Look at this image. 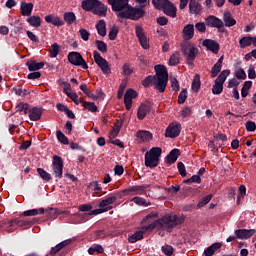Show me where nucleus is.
<instances>
[{"mask_svg":"<svg viewBox=\"0 0 256 256\" xmlns=\"http://www.w3.org/2000/svg\"><path fill=\"white\" fill-rule=\"evenodd\" d=\"M154 69L156 71V75L147 76L142 81V85L143 87H151V85H154L155 89L159 91V93H165V89H167V83L169 81L167 67H165V65L158 64Z\"/></svg>","mask_w":256,"mask_h":256,"instance_id":"f257e3e1","label":"nucleus"},{"mask_svg":"<svg viewBox=\"0 0 256 256\" xmlns=\"http://www.w3.org/2000/svg\"><path fill=\"white\" fill-rule=\"evenodd\" d=\"M181 223H183V217L173 214H165L156 221L142 227V229L144 231H153V229H159L160 231L171 233V231H173L177 225H181Z\"/></svg>","mask_w":256,"mask_h":256,"instance_id":"f03ea898","label":"nucleus"},{"mask_svg":"<svg viewBox=\"0 0 256 256\" xmlns=\"http://www.w3.org/2000/svg\"><path fill=\"white\" fill-rule=\"evenodd\" d=\"M161 153H163V149H161V147H152L145 154V165L150 169H155V167L159 165Z\"/></svg>","mask_w":256,"mask_h":256,"instance_id":"7ed1b4c3","label":"nucleus"},{"mask_svg":"<svg viewBox=\"0 0 256 256\" xmlns=\"http://www.w3.org/2000/svg\"><path fill=\"white\" fill-rule=\"evenodd\" d=\"M145 15L143 8H133L128 6L125 10L118 13V17L121 19H131L132 21H137Z\"/></svg>","mask_w":256,"mask_h":256,"instance_id":"20e7f679","label":"nucleus"},{"mask_svg":"<svg viewBox=\"0 0 256 256\" xmlns=\"http://www.w3.org/2000/svg\"><path fill=\"white\" fill-rule=\"evenodd\" d=\"M229 75H231V70L229 69L223 70L218 75L212 86L213 95H221V93H223V85L225 84V81H227V77H229Z\"/></svg>","mask_w":256,"mask_h":256,"instance_id":"39448f33","label":"nucleus"},{"mask_svg":"<svg viewBox=\"0 0 256 256\" xmlns=\"http://www.w3.org/2000/svg\"><path fill=\"white\" fill-rule=\"evenodd\" d=\"M45 211L48 213V216L51 217L52 219L57 218V209L55 208H39V209H31V210H26L22 213L24 217H35L37 215H45Z\"/></svg>","mask_w":256,"mask_h":256,"instance_id":"423d86ee","label":"nucleus"},{"mask_svg":"<svg viewBox=\"0 0 256 256\" xmlns=\"http://www.w3.org/2000/svg\"><path fill=\"white\" fill-rule=\"evenodd\" d=\"M182 51L184 56L186 57V61L191 65L197 55L199 54V49L195 47V45L188 43L182 47Z\"/></svg>","mask_w":256,"mask_h":256,"instance_id":"0eeeda50","label":"nucleus"},{"mask_svg":"<svg viewBox=\"0 0 256 256\" xmlns=\"http://www.w3.org/2000/svg\"><path fill=\"white\" fill-rule=\"evenodd\" d=\"M93 55L94 61L96 65H98V67L101 69L102 73L104 75H111V66H109V62H107L105 58H102L101 54H99L97 51H94Z\"/></svg>","mask_w":256,"mask_h":256,"instance_id":"6e6552de","label":"nucleus"},{"mask_svg":"<svg viewBox=\"0 0 256 256\" xmlns=\"http://www.w3.org/2000/svg\"><path fill=\"white\" fill-rule=\"evenodd\" d=\"M52 171L56 179H62L63 177V159L61 156L54 155L52 160Z\"/></svg>","mask_w":256,"mask_h":256,"instance_id":"1a4fd4ad","label":"nucleus"},{"mask_svg":"<svg viewBox=\"0 0 256 256\" xmlns=\"http://www.w3.org/2000/svg\"><path fill=\"white\" fill-rule=\"evenodd\" d=\"M68 61L71 65H75L76 67H82V69H89L87 62L83 59V56L79 52H70L68 54Z\"/></svg>","mask_w":256,"mask_h":256,"instance_id":"9d476101","label":"nucleus"},{"mask_svg":"<svg viewBox=\"0 0 256 256\" xmlns=\"http://www.w3.org/2000/svg\"><path fill=\"white\" fill-rule=\"evenodd\" d=\"M116 201L117 193L111 194L99 203V207H101L102 211L107 213V211H111V209H113V206L111 205H113V203H116Z\"/></svg>","mask_w":256,"mask_h":256,"instance_id":"9b49d317","label":"nucleus"},{"mask_svg":"<svg viewBox=\"0 0 256 256\" xmlns=\"http://www.w3.org/2000/svg\"><path fill=\"white\" fill-rule=\"evenodd\" d=\"M135 33L136 37L138 38V41L143 49H149V40L147 39V36L145 35V31L143 30V27L137 25L135 27Z\"/></svg>","mask_w":256,"mask_h":256,"instance_id":"f8f14e48","label":"nucleus"},{"mask_svg":"<svg viewBox=\"0 0 256 256\" xmlns=\"http://www.w3.org/2000/svg\"><path fill=\"white\" fill-rule=\"evenodd\" d=\"M27 225H29V222L15 218L8 221V223L6 224V227L8 228L6 229V231L8 233H13V231H15V229H17L18 227H27Z\"/></svg>","mask_w":256,"mask_h":256,"instance_id":"ddd939ff","label":"nucleus"},{"mask_svg":"<svg viewBox=\"0 0 256 256\" xmlns=\"http://www.w3.org/2000/svg\"><path fill=\"white\" fill-rule=\"evenodd\" d=\"M181 133V124L174 122L170 124L165 132L166 137H170V139H175V137H179Z\"/></svg>","mask_w":256,"mask_h":256,"instance_id":"4468645a","label":"nucleus"},{"mask_svg":"<svg viewBox=\"0 0 256 256\" xmlns=\"http://www.w3.org/2000/svg\"><path fill=\"white\" fill-rule=\"evenodd\" d=\"M107 3L111 5L112 11H120V13L129 7V0H107Z\"/></svg>","mask_w":256,"mask_h":256,"instance_id":"2eb2a0df","label":"nucleus"},{"mask_svg":"<svg viewBox=\"0 0 256 256\" xmlns=\"http://www.w3.org/2000/svg\"><path fill=\"white\" fill-rule=\"evenodd\" d=\"M91 13H93V15H98V17H107V5L100 0H96V4Z\"/></svg>","mask_w":256,"mask_h":256,"instance_id":"dca6fc26","label":"nucleus"},{"mask_svg":"<svg viewBox=\"0 0 256 256\" xmlns=\"http://www.w3.org/2000/svg\"><path fill=\"white\" fill-rule=\"evenodd\" d=\"M137 97V91L133 89H129L124 94V104L127 109V111L131 110V107L133 105V99H136Z\"/></svg>","mask_w":256,"mask_h":256,"instance_id":"f3484780","label":"nucleus"},{"mask_svg":"<svg viewBox=\"0 0 256 256\" xmlns=\"http://www.w3.org/2000/svg\"><path fill=\"white\" fill-rule=\"evenodd\" d=\"M256 230L255 229H238L235 230L234 234L236 235L237 239H241V240H247V239H251V237H253V235H255Z\"/></svg>","mask_w":256,"mask_h":256,"instance_id":"a211bd4d","label":"nucleus"},{"mask_svg":"<svg viewBox=\"0 0 256 256\" xmlns=\"http://www.w3.org/2000/svg\"><path fill=\"white\" fill-rule=\"evenodd\" d=\"M205 24L207 25V27H213L214 29H221L223 28V20L211 15L208 16L205 19Z\"/></svg>","mask_w":256,"mask_h":256,"instance_id":"6ab92c4d","label":"nucleus"},{"mask_svg":"<svg viewBox=\"0 0 256 256\" xmlns=\"http://www.w3.org/2000/svg\"><path fill=\"white\" fill-rule=\"evenodd\" d=\"M182 36L185 41H191L195 37V26L193 24H187L182 30Z\"/></svg>","mask_w":256,"mask_h":256,"instance_id":"aec40b11","label":"nucleus"},{"mask_svg":"<svg viewBox=\"0 0 256 256\" xmlns=\"http://www.w3.org/2000/svg\"><path fill=\"white\" fill-rule=\"evenodd\" d=\"M203 47H206L208 51H211L215 55L219 53V44L215 40L205 39L202 42Z\"/></svg>","mask_w":256,"mask_h":256,"instance_id":"412c9836","label":"nucleus"},{"mask_svg":"<svg viewBox=\"0 0 256 256\" xmlns=\"http://www.w3.org/2000/svg\"><path fill=\"white\" fill-rule=\"evenodd\" d=\"M33 3L31 2H25V1H22L20 3V11H21V15L23 17H31V13H33Z\"/></svg>","mask_w":256,"mask_h":256,"instance_id":"4be33fe9","label":"nucleus"},{"mask_svg":"<svg viewBox=\"0 0 256 256\" xmlns=\"http://www.w3.org/2000/svg\"><path fill=\"white\" fill-rule=\"evenodd\" d=\"M44 19L46 23H51L54 27H63V25H65V21H63L59 16H53L50 14L46 15Z\"/></svg>","mask_w":256,"mask_h":256,"instance_id":"5701e85b","label":"nucleus"},{"mask_svg":"<svg viewBox=\"0 0 256 256\" xmlns=\"http://www.w3.org/2000/svg\"><path fill=\"white\" fill-rule=\"evenodd\" d=\"M43 115V109L39 107H33L28 111V117L30 121H39Z\"/></svg>","mask_w":256,"mask_h":256,"instance_id":"b1692460","label":"nucleus"},{"mask_svg":"<svg viewBox=\"0 0 256 256\" xmlns=\"http://www.w3.org/2000/svg\"><path fill=\"white\" fill-rule=\"evenodd\" d=\"M162 11L168 17H172V19L177 17V7H175V5H173L171 2H169L166 7L162 8Z\"/></svg>","mask_w":256,"mask_h":256,"instance_id":"393cba45","label":"nucleus"},{"mask_svg":"<svg viewBox=\"0 0 256 256\" xmlns=\"http://www.w3.org/2000/svg\"><path fill=\"white\" fill-rule=\"evenodd\" d=\"M136 137H138L142 143H149V141L153 139V134L147 130H139L136 133Z\"/></svg>","mask_w":256,"mask_h":256,"instance_id":"a878e982","label":"nucleus"},{"mask_svg":"<svg viewBox=\"0 0 256 256\" xmlns=\"http://www.w3.org/2000/svg\"><path fill=\"white\" fill-rule=\"evenodd\" d=\"M223 67V56H221L218 61L211 68V77L215 78L221 73V68Z\"/></svg>","mask_w":256,"mask_h":256,"instance_id":"bb28decb","label":"nucleus"},{"mask_svg":"<svg viewBox=\"0 0 256 256\" xmlns=\"http://www.w3.org/2000/svg\"><path fill=\"white\" fill-rule=\"evenodd\" d=\"M145 189H147V186L139 185V186H132L126 191L127 193H130V195H145Z\"/></svg>","mask_w":256,"mask_h":256,"instance_id":"cd10ccee","label":"nucleus"},{"mask_svg":"<svg viewBox=\"0 0 256 256\" xmlns=\"http://www.w3.org/2000/svg\"><path fill=\"white\" fill-rule=\"evenodd\" d=\"M189 11L191 15H199L201 13V4L197 0H190Z\"/></svg>","mask_w":256,"mask_h":256,"instance_id":"c85d7f7f","label":"nucleus"},{"mask_svg":"<svg viewBox=\"0 0 256 256\" xmlns=\"http://www.w3.org/2000/svg\"><path fill=\"white\" fill-rule=\"evenodd\" d=\"M121 127H123V123L119 120H117L111 131L109 132V139H115V137H117V135H119V132L121 131Z\"/></svg>","mask_w":256,"mask_h":256,"instance_id":"c756f323","label":"nucleus"},{"mask_svg":"<svg viewBox=\"0 0 256 256\" xmlns=\"http://www.w3.org/2000/svg\"><path fill=\"white\" fill-rule=\"evenodd\" d=\"M26 66L29 71H39V69H43V67H45V63L30 60L26 63Z\"/></svg>","mask_w":256,"mask_h":256,"instance_id":"7c9ffc66","label":"nucleus"},{"mask_svg":"<svg viewBox=\"0 0 256 256\" xmlns=\"http://www.w3.org/2000/svg\"><path fill=\"white\" fill-rule=\"evenodd\" d=\"M179 149H173L167 156H166V163H168L169 165H173V163H175V161H177V159H179Z\"/></svg>","mask_w":256,"mask_h":256,"instance_id":"2f4dec72","label":"nucleus"},{"mask_svg":"<svg viewBox=\"0 0 256 256\" xmlns=\"http://www.w3.org/2000/svg\"><path fill=\"white\" fill-rule=\"evenodd\" d=\"M222 247V244L219 242L213 243L211 246L206 248L204 250V255L205 256H213L215 255L216 251H219V249Z\"/></svg>","mask_w":256,"mask_h":256,"instance_id":"473e14b6","label":"nucleus"},{"mask_svg":"<svg viewBox=\"0 0 256 256\" xmlns=\"http://www.w3.org/2000/svg\"><path fill=\"white\" fill-rule=\"evenodd\" d=\"M96 29L100 37H105V35H107V24L105 23V20H99L96 24Z\"/></svg>","mask_w":256,"mask_h":256,"instance_id":"72a5a7b5","label":"nucleus"},{"mask_svg":"<svg viewBox=\"0 0 256 256\" xmlns=\"http://www.w3.org/2000/svg\"><path fill=\"white\" fill-rule=\"evenodd\" d=\"M147 113H149V104H141L137 112L138 119L143 121V118L147 117Z\"/></svg>","mask_w":256,"mask_h":256,"instance_id":"f704fd0d","label":"nucleus"},{"mask_svg":"<svg viewBox=\"0 0 256 256\" xmlns=\"http://www.w3.org/2000/svg\"><path fill=\"white\" fill-rule=\"evenodd\" d=\"M63 19L64 23H67V25H73L75 21H77V16H75V13L73 12H65L63 14Z\"/></svg>","mask_w":256,"mask_h":256,"instance_id":"c9c22d12","label":"nucleus"},{"mask_svg":"<svg viewBox=\"0 0 256 256\" xmlns=\"http://www.w3.org/2000/svg\"><path fill=\"white\" fill-rule=\"evenodd\" d=\"M97 0H82L81 7L84 11H93Z\"/></svg>","mask_w":256,"mask_h":256,"instance_id":"e433bc0d","label":"nucleus"},{"mask_svg":"<svg viewBox=\"0 0 256 256\" xmlns=\"http://www.w3.org/2000/svg\"><path fill=\"white\" fill-rule=\"evenodd\" d=\"M191 89L195 93H197L199 91V89H201V76H199V74H195L193 81H192Z\"/></svg>","mask_w":256,"mask_h":256,"instance_id":"4c0bfd02","label":"nucleus"},{"mask_svg":"<svg viewBox=\"0 0 256 256\" xmlns=\"http://www.w3.org/2000/svg\"><path fill=\"white\" fill-rule=\"evenodd\" d=\"M69 245V240H64L57 244L55 247L51 248L50 255H56V253H59L63 247H67Z\"/></svg>","mask_w":256,"mask_h":256,"instance_id":"58836bf2","label":"nucleus"},{"mask_svg":"<svg viewBox=\"0 0 256 256\" xmlns=\"http://www.w3.org/2000/svg\"><path fill=\"white\" fill-rule=\"evenodd\" d=\"M143 230L136 231L134 234L128 237L129 243H137L143 239Z\"/></svg>","mask_w":256,"mask_h":256,"instance_id":"ea45409f","label":"nucleus"},{"mask_svg":"<svg viewBox=\"0 0 256 256\" xmlns=\"http://www.w3.org/2000/svg\"><path fill=\"white\" fill-rule=\"evenodd\" d=\"M27 23H29L31 27H41V17L30 16L27 18Z\"/></svg>","mask_w":256,"mask_h":256,"instance_id":"a19ab883","label":"nucleus"},{"mask_svg":"<svg viewBox=\"0 0 256 256\" xmlns=\"http://www.w3.org/2000/svg\"><path fill=\"white\" fill-rule=\"evenodd\" d=\"M82 106L87 111H90V113H97V105H95L94 102L83 101Z\"/></svg>","mask_w":256,"mask_h":256,"instance_id":"79ce46f5","label":"nucleus"},{"mask_svg":"<svg viewBox=\"0 0 256 256\" xmlns=\"http://www.w3.org/2000/svg\"><path fill=\"white\" fill-rule=\"evenodd\" d=\"M88 187L90 189H92V191H93V193H95V195H99V193H101V191L103 190V188L101 187V185H99V182H97V181L90 182Z\"/></svg>","mask_w":256,"mask_h":256,"instance_id":"37998d69","label":"nucleus"},{"mask_svg":"<svg viewBox=\"0 0 256 256\" xmlns=\"http://www.w3.org/2000/svg\"><path fill=\"white\" fill-rule=\"evenodd\" d=\"M169 2V0H152L154 7L159 11L163 10Z\"/></svg>","mask_w":256,"mask_h":256,"instance_id":"c03bdc74","label":"nucleus"},{"mask_svg":"<svg viewBox=\"0 0 256 256\" xmlns=\"http://www.w3.org/2000/svg\"><path fill=\"white\" fill-rule=\"evenodd\" d=\"M105 250L103 249V246H101L100 244H95L92 247H90L88 249V253L89 255H95V253H103Z\"/></svg>","mask_w":256,"mask_h":256,"instance_id":"a18cd8bd","label":"nucleus"},{"mask_svg":"<svg viewBox=\"0 0 256 256\" xmlns=\"http://www.w3.org/2000/svg\"><path fill=\"white\" fill-rule=\"evenodd\" d=\"M239 45L241 49L246 47H251V36H244L239 40Z\"/></svg>","mask_w":256,"mask_h":256,"instance_id":"49530a36","label":"nucleus"},{"mask_svg":"<svg viewBox=\"0 0 256 256\" xmlns=\"http://www.w3.org/2000/svg\"><path fill=\"white\" fill-rule=\"evenodd\" d=\"M56 137L58 141L63 145H69V139L67 138V136H65V134H63V132H61V130L56 131Z\"/></svg>","mask_w":256,"mask_h":256,"instance_id":"de8ad7c7","label":"nucleus"},{"mask_svg":"<svg viewBox=\"0 0 256 256\" xmlns=\"http://www.w3.org/2000/svg\"><path fill=\"white\" fill-rule=\"evenodd\" d=\"M236 23H237V21L235 19H233V17H231V15H229V14L224 15L225 27H233L234 25H236Z\"/></svg>","mask_w":256,"mask_h":256,"instance_id":"09e8293b","label":"nucleus"},{"mask_svg":"<svg viewBox=\"0 0 256 256\" xmlns=\"http://www.w3.org/2000/svg\"><path fill=\"white\" fill-rule=\"evenodd\" d=\"M37 173L41 177V179H43V181H51V174L45 171V169L38 168Z\"/></svg>","mask_w":256,"mask_h":256,"instance_id":"8fccbe9b","label":"nucleus"},{"mask_svg":"<svg viewBox=\"0 0 256 256\" xmlns=\"http://www.w3.org/2000/svg\"><path fill=\"white\" fill-rule=\"evenodd\" d=\"M179 52H175L174 54H172L170 56L168 65H170L171 67H174V65H179Z\"/></svg>","mask_w":256,"mask_h":256,"instance_id":"3c124183","label":"nucleus"},{"mask_svg":"<svg viewBox=\"0 0 256 256\" xmlns=\"http://www.w3.org/2000/svg\"><path fill=\"white\" fill-rule=\"evenodd\" d=\"M59 51H60L59 44H57V43L52 44L49 49L50 55L53 59H55V57H57V55H59Z\"/></svg>","mask_w":256,"mask_h":256,"instance_id":"603ef678","label":"nucleus"},{"mask_svg":"<svg viewBox=\"0 0 256 256\" xmlns=\"http://www.w3.org/2000/svg\"><path fill=\"white\" fill-rule=\"evenodd\" d=\"M133 203H135L136 205H140L142 207H149V203H147V200H145L144 198L141 197H134L131 200Z\"/></svg>","mask_w":256,"mask_h":256,"instance_id":"864d4df0","label":"nucleus"},{"mask_svg":"<svg viewBox=\"0 0 256 256\" xmlns=\"http://www.w3.org/2000/svg\"><path fill=\"white\" fill-rule=\"evenodd\" d=\"M16 110L19 111V113H23L24 115H27V112L29 111V104L19 103L16 106Z\"/></svg>","mask_w":256,"mask_h":256,"instance_id":"5fc2aeb1","label":"nucleus"},{"mask_svg":"<svg viewBox=\"0 0 256 256\" xmlns=\"http://www.w3.org/2000/svg\"><path fill=\"white\" fill-rule=\"evenodd\" d=\"M96 47L100 53H107V44L104 41L96 40Z\"/></svg>","mask_w":256,"mask_h":256,"instance_id":"6e6d98bb","label":"nucleus"},{"mask_svg":"<svg viewBox=\"0 0 256 256\" xmlns=\"http://www.w3.org/2000/svg\"><path fill=\"white\" fill-rule=\"evenodd\" d=\"M118 34H119V28L112 27L108 34L110 41H115V39H117Z\"/></svg>","mask_w":256,"mask_h":256,"instance_id":"4d7b16f0","label":"nucleus"},{"mask_svg":"<svg viewBox=\"0 0 256 256\" xmlns=\"http://www.w3.org/2000/svg\"><path fill=\"white\" fill-rule=\"evenodd\" d=\"M78 33L83 41H89L91 33H89L85 28H81Z\"/></svg>","mask_w":256,"mask_h":256,"instance_id":"13d9d810","label":"nucleus"},{"mask_svg":"<svg viewBox=\"0 0 256 256\" xmlns=\"http://www.w3.org/2000/svg\"><path fill=\"white\" fill-rule=\"evenodd\" d=\"M170 85L172 87V91H175L176 93L179 91V81L175 77H170Z\"/></svg>","mask_w":256,"mask_h":256,"instance_id":"bf43d9fd","label":"nucleus"},{"mask_svg":"<svg viewBox=\"0 0 256 256\" xmlns=\"http://www.w3.org/2000/svg\"><path fill=\"white\" fill-rule=\"evenodd\" d=\"M211 199H213V195H211V194L204 196L202 198V200L197 204V207H199V208L204 207V205H207V203H209V201H211Z\"/></svg>","mask_w":256,"mask_h":256,"instance_id":"052dcab7","label":"nucleus"},{"mask_svg":"<svg viewBox=\"0 0 256 256\" xmlns=\"http://www.w3.org/2000/svg\"><path fill=\"white\" fill-rule=\"evenodd\" d=\"M187 101V90L183 89L178 96L179 105H183Z\"/></svg>","mask_w":256,"mask_h":256,"instance_id":"680f3d73","label":"nucleus"},{"mask_svg":"<svg viewBox=\"0 0 256 256\" xmlns=\"http://www.w3.org/2000/svg\"><path fill=\"white\" fill-rule=\"evenodd\" d=\"M235 77H236V79L245 80V79H247V74L245 73V70L240 68L235 71Z\"/></svg>","mask_w":256,"mask_h":256,"instance_id":"e2e57ef3","label":"nucleus"},{"mask_svg":"<svg viewBox=\"0 0 256 256\" xmlns=\"http://www.w3.org/2000/svg\"><path fill=\"white\" fill-rule=\"evenodd\" d=\"M191 108L190 107H186L183 108L180 112V117H182V119H187V117H191Z\"/></svg>","mask_w":256,"mask_h":256,"instance_id":"0e129e2a","label":"nucleus"},{"mask_svg":"<svg viewBox=\"0 0 256 256\" xmlns=\"http://www.w3.org/2000/svg\"><path fill=\"white\" fill-rule=\"evenodd\" d=\"M196 31H199V33H205L207 31V26L203 22H198L195 24Z\"/></svg>","mask_w":256,"mask_h":256,"instance_id":"69168bd1","label":"nucleus"},{"mask_svg":"<svg viewBox=\"0 0 256 256\" xmlns=\"http://www.w3.org/2000/svg\"><path fill=\"white\" fill-rule=\"evenodd\" d=\"M162 253L167 256L173 255V247L169 245L162 246Z\"/></svg>","mask_w":256,"mask_h":256,"instance_id":"338daca9","label":"nucleus"},{"mask_svg":"<svg viewBox=\"0 0 256 256\" xmlns=\"http://www.w3.org/2000/svg\"><path fill=\"white\" fill-rule=\"evenodd\" d=\"M246 130L249 132L256 131V124L253 121H248L245 124Z\"/></svg>","mask_w":256,"mask_h":256,"instance_id":"774afa93","label":"nucleus"}]
</instances>
